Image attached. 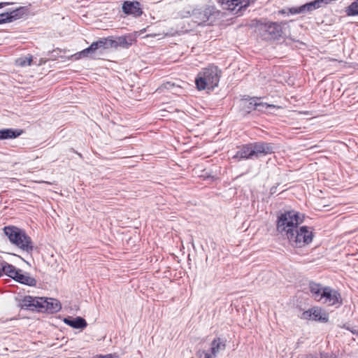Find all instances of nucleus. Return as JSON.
Masks as SVG:
<instances>
[{
    "label": "nucleus",
    "instance_id": "nucleus-1",
    "mask_svg": "<svg viewBox=\"0 0 358 358\" xmlns=\"http://www.w3.org/2000/svg\"><path fill=\"white\" fill-rule=\"evenodd\" d=\"M305 216L295 210H288L278 217L277 230L285 236L289 243L297 248L308 245L313 241V231L309 227L298 226L304 220Z\"/></svg>",
    "mask_w": 358,
    "mask_h": 358
},
{
    "label": "nucleus",
    "instance_id": "nucleus-2",
    "mask_svg": "<svg viewBox=\"0 0 358 358\" xmlns=\"http://www.w3.org/2000/svg\"><path fill=\"white\" fill-rule=\"evenodd\" d=\"M309 290L312 297L317 301L336 308H339L343 305L341 293L331 287L322 286L320 283L310 282Z\"/></svg>",
    "mask_w": 358,
    "mask_h": 358
},
{
    "label": "nucleus",
    "instance_id": "nucleus-3",
    "mask_svg": "<svg viewBox=\"0 0 358 358\" xmlns=\"http://www.w3.org/2000/svg\"><path fill=\"white\" fill-rule=\"evenodd\" d=\"M222 71L217 66L209 65L203 69L195 78V85L198 90L213 91L218 86Z\"/></svg>",
    "mask_w": 358,
    "mask_h": 358
},
{
    "label": "nucleus",
    "instance_id": "nucleus-4",
    "mask_svg": "<svg viewBox=\"0 0 358 358\" xmlns=\"http://www.w3.org/2000/svg\"><path fill=\"white\" fill-rule=\"evenodd\" d=\"M3 231L12 245L27 253H31L33 251L32 240L24 229L16 226L8 225L4 227Z\"/></svg>",
    "mask_w": 358,
    "mask_h": 358
},
{
    "label": "nucleus",
    "instance_id": "nucleus-5",
    "mask_svg": "<svg viewBox=\"0 0 358 358\" xmlns=\"http://www.w3.org/2000/svg\"><path fill=\"white\" fill-rule=\"evenodd\" d=\"M285 24H286L285 22H259L257 23L256 31L259 33L264 40H278L282 37V25Z\"/></svg>",
    "mask_w": 358,
    "mask_h": 358
},
{
    "label": "nucleus",
    "instance_id": "nucleus-6",
    "mask_svg": "<svg viewBox=\"0 0 358 358\" xmlns=\"http://www.w3.org/2000/svg\"><path fill=\"white\" fill-rule=\"evenodd\" d=\"M192 21L197 25H204L206 23L212 24L220 15V12L213 6H206L196 8L188 12Z\"/></svg>",
    "mask_w": 358,
    "mask_h": 358
},
{
    "label": "nucleus",
    "instance_id": "nucleus-7",
    "mask_svg": "<svg viewBox=\"0 0 358 358\" xmlns=\"http://www.w3.org/2000/svg\"><path fill=\"white\" fill-rule=\"evenodd\" d=\"M272 152V146L265 143L248 145V159L259 157L261 155H267Z\"/></svg>",
    "mask_w": 358,
    "mask_h": 358
},
{
    "label": "nucleus",
    "instance_id": "nucleus-8",
    "mask_svg": "<svg viewBox=\"0 0 358 358\" xmlns=\"http://www.w3.org/2000/svg\"><path fill=\"white\" fill-rule=\"evenodd\" d=\"M134 40V37L130 34L117 37L108 36V48L115 49L118 48L128 49L132 45Z\"/></svg>",
    "mask_w": 358,
    "mask_h": 358
},
{
    "label": "nucleus",
    "instance_id": "nucleus-9",
    "mask_svg": "<svg viewBox=\"0 0 358 358\" xmlns=\"http://www.w3.org/2000/svg\"><path fill=\"white\" fill-rule=\"evenodd\" d=\"M122 10L126 15L139 17L143 13L141 4L138 1H124L122 5Z\"/></svg>",
    "mask_w": 358,
    "mask_h": 358
},
{
    "label": "nucleus",
    "instance_id": "nucleus-10",
    "mask_svg": "<svg viewBox=\"0 0 358 358\" xmlns=\"http://www.w3.org/2000/svg\"><path fill=\"white\" fill-rule=\"evenodd\" d=\"M39 300L40 303L42 305V310H39V312L55 313L59 312L62 308L61 303L57 299L53 298L41 297Z\"/></svg>",
    "mask_w": 358,
    "mask_h": 358
},
{
    "label": "nucleus",
    "instance_id": "nucleus-11",
    "mask_svg": "<svg viewBox=\"0 0 358 358\" xmlns=\"http://www.w3.org/2000/svg\"><path fill=\"white\" fill-rule=\"evenodd\" d=\"M302 318L322 322H327L329 320L328 315L322 312L319 308H313L304 311L302 314Z\"/></svg>",
    "mask_w": 358,
    "mask_h": 358
},
{
    "label": "nucleus",
    "instance_id": "nucleus-12",
    "mask_svg": "<svg viewBox=\"0 0 358 358\" xmlns=\"http://www.w3.org/2000/svg\"><path fill=\"white\" fill-rule=\"evenodd\" d=\"M41 297H34L32 296H25L21 300L20 306L22 309L30 310H42L41 303H40Z\"/></svg>",
    "mask_w": 358,
    "mask_h": 358
},
{
    "label": "nucleus",
    "instance_id": "nucleus-13",
    "mask_svg": "<svg viewBox=\"0 0 358 358\" xmlns=\"http://www.w3.org/2000/svg\"><path fill=\"white\" fill-rule=\"evenodd\" d=\"M275 106L273 104H268L262 101L260 97H252L248 99V110L254 109L259 112H266L268 108H274ZM248 113H250L248 110Z\"/></svg>",
    "mask_w": 358,
    "mask_h": 358
},
{
    "label": "nucleus",
    "instance_id": "nucleus-14",
    "mask_svg": "<svg viewBox=\"0 0 358 358\" xmlns=\"http://www.w3.org/2000/svg\"><path fill=\"white\" fill-rule=\"evenodd\" d=\"M17 273H18L15 276V281L29 287H36L37 281L34 278L31 277L29 273L24 272L20 268L18 269Z\"/></svg>",
    "mask_w": 358,
    "mask_h": 358
},
{
    "label": "nucleus",
    "instance_id": "nucleus-15",
    "mask_svg": "<svg viewBox=\"0 0 358 358\" xmlns=\"http://www.w3.org/2000/svg\"><path fill=\"white\" fill-rule=\"evenodd\" d=\"M90 47L97 59L98 57L101 55L106 50L109 49L108 37L99 38V40L93 42Z\"/></svg>",
    "mask_w": 358,
    "mask_h": 358
},
{
    "label": "nucleus",
    "instance_id": "nucleus-16",
    "mask_svg": "<svg viewBox=\"0 0 358 358\" xmlns=\"http://www.w3.org/2000/svg\"><path fill=\"white\" fill-rule=\"evenodd\" d=\"M63 321L66 324L77 329H83L87 326L86 320L83 317L79 316L76 317L68 316L64 317Z\"/></svg>",
    "mask_w": 358,
    "mask_h": 358
},
{
    "label": "nucleus",
    "instance_id": "nucleus-17",
    "mask_svg": "<svg viewBox=\"0 0 358 358\" xmlns=\"http://www.w3.org/2000/svg\"><path fill=\"white\" fill-rule=\"evenodd\" d=\"M23 132L21 129L6 128L0 129V141L16 138Z\"/></svg>",
    "mask_w": 358,
    "mask_h": 358
},
{
    "label": "nucleus",
    "instance_id": "nucleus-18",
    "mask_svg": "<svg viewBox=\"0 0 358 358\" xmlns=\"http://www.w3.org/2000/svg\"><path fill=\"white\" fill-rule=\"evenodd\" d=\"M226 342L227 341L224 338H222L220 337L215 338L210 343V351H212L213 355H215L217 357V355L220 352L224 351L225 350Z\"/></svg>",
    "mask_w": 358,
    "mask_h": 358
},
{
    "label": "nucleus",
    "instance_id": "nucleus-19",
    "mask_svg": "<svg viewBox=\"0 0 358 358\" xmlns=\"http://www.w3.org/2000/svg\"><path fill=\"white\" fill-rule=\"evenodd\" d=\"M18 269L19 268H17L15 266L8 264L5 261H2L1 262V271H2V275L5 274L13 280H14L16 274L18 273Z\"/></svg>",
    "mask_w": 358,
    "mask_h": 358
},
{
    "label": "nucleus",
    "instance_id": "nucleus-20",
    "mask_svg": "<svg viewBox=\"0 0 358 358\" xmlns=\"http://www.w3.org/2000/svg\"><path fill=\"white\" fill-rule=\"evenodd\" d=\"M243 0H218L221 6L224 10H229L231 12L235 11L236 7L242 4Z\"/></svg>",
    "mask_w": 358,
    "mask_h": 358
},
{
    "label": "nucleus",
    "instance_id": "nucleus-21",
    "mask_svg": "<svg viewBox=\"0 0 358 358\" xmlns=\"http://www.w3.org/2000/svg\"><path fill=\"white\" fill-rule=\"evenodd\" d=\"M27 7L20 6L8 12L11 22L22 18L27 12Z\"/></svg>",
    "mask_w": 358,
    "mask_h": 358
},
{
    "label": "nucleus",
    "instance_id": "nucleus-22",
    "mask_svg": "<svg viewBox=\"0 0 358 358\" xmlns=\"http://www.w3.org/2000/svg\"><path fill=\"white\" fill-rule=\"evenodd\" d=\"M348 16H358V0H355L345 9Z\"/></svg>",
    "mask_w": 358,
    "mask_h": 358
},
{
    "label": "nucleus",
    "instance_id": "nucleus-23",
    "mask_svg": "<svg viewBox=\"0 0 358 358\" xmlns=\"http://www.w3.org/2000/svg\"><path fill=\"white\" fill-rule=\"evenodd\" d=\"M33 60V57L31 55H29L27 57H22L18 58L16 60V64L22 67L31 66Z\"/></svg>",
    "mask_w": 358,
    "mask_h": 358
},
{
    "label": "nucleus",
    "instance_id": "nucleus-24",
    "mask_svg": "<svg viewBox=\"0 0 358 358\" xmlns=\"http://www.w3.org/2000/svg\"><path fill=\"white\" fill-rule=\"evenodd\" d=\"M197 356L199 358H215L216 356L213 355V352L210 351V349L208 350H199L197 352Z\"/></svg>",
    "mask_w": 358,
    "mask_h": 358
},
{
    "label": "nucleus",
    "instance_id": "nucleus-25",
    "mask_svg": "<svg viewBox=\"0 0 358 358\" xmlns=\"http://www.w3.org/2000/svg\"><path fill=\"white\" fill-rule=\"evenodd\" d=\"M233 158L241 159L246 158V146L243 145V148L236 152V153L233 156Z\"/></svg>",
    "mask_w": 358,
    "mask_h": 358
},
{
    "label": "nucleus",
    "instance_id": "nucleus-26",
    "mask_svg": "<svg viewBox=\"0 0 358 358\" xmlns=\"http://www.w3.org/2000/svg\"><path fill=\"white\" fill-rule=\"evenodd\" d=\"M82 52H83V55L84 56L85 58H90L92 59H96V57H95V55L92 52L90 46L87 47V48H85L84 50H83Z\"/></svg>",
    "mask_w": 358,
    "mask_h": 358
},
{
    "label": "nucleus",
    "instance_id": "nucleus-27",
    "mask_svg": "<svg viewBox=\"0 0 358 358\" xmlns=\"http://www.w3.org/2000/svg\"><path fill=\"white\" fill-rule=\"evenodd\" d=\"M12 22L8 12L0 14V24Z\"/></svg>",
    "mask_w": 358,
    "mask_h": 358
},
{
    "label": "nucleus",
    "instance_id": "nucleus-28",
    "mask_svg": "<svg viewBox=\"0 0 358 358\" xmlns=\"http://www.w3.org/2000/svg\"><path fill=\"white\" fill-rule=\"evenodd\" d=\"M343 328L350 331L352 334L357 335L358 334V329H357L355 327H350L348 325L344 324Z\"/></svg>",
    "mask_w": 358,
    "mask_h": 358
},
{
    "label": "nucleus",
    "instance_id": "nucleus-29",
    "mask_svg": "<svg viewBox=\"0 0 358 358\" xmlns=\"http://www.w3.org/2000/svg\"><path fill=\"white\" fill-rule=\"evenodd\" d=\"M71 57H72V58H73L74 60H78V59H80L82 58H85L84 56L83 55L82 50L75 53Z\"/></svg>",
    "mask_w": 358,
    "mask_h": 358
},
{
    "label": "nucleus",
    "instance_id": "nucleus-30",
    "mask_svg": "<svg viewBox=\"0 0 358 358\" xmlns=\"http://www.w3.org/2000/svg\"><path fill=\"white\" fill-rule=\"evenodd\" d=\"M291 8H286L281 9V10H278V14H280V15H292V14L289 13V10H290Z\"/></svg>",
    "mask_w": 358,
    "mask_h": 358
},
{
    "label": "nucleus",
    "instance_id": "nucleus-31",
    "mask_svg": "<svg viewBox=\"0 0 358 358\" xmlns=\"http://www.w3.org/2000/svg\"><path fill=\"white\" fill-rule=\"evenodd\" d=\"M245 9H246V4H245L243 6L241 4L239 6V8L237 10L236 9L235 11H234V14H239V15H241V10H245Z\"/></svg>",
    "mask_w": 358,
    "mask_h": 358
},
{
    "label": "nucleus",
    "instance_id": "nucleus-32",
    "mask_svg": "<svg viewBox=\"0 0 358 358\" xmlns=\"http://www.w3.org/2000/svg\"><path fill=\"white\" fill-rule=\"evenodd\" d=\"M13 3V2H0V9Z\"/></svg>",
    "mask_w": 358,
    "mask_h": 358
},
{
    "label": "nucleus",
    "instance_id": "nucleus-33",
    "mask_svg": "<svg viewBox=\"0 0 358 358\" xmlns=\"http://www.w3.org/2000/svg\"><path fill=\"white\" fill-rule=\"evenodd\" d=\"M96 358H113V355L111 354H108L106 355H97Z\"/></svg>",
    "mask_w": 358,
    "mask_h": 358
},
{
    "label": "nucleus",
    "instance_id": "nucleus-34",
    "mask_svg": "<svg viewBox=\"0 0 358 358\" xmlns=\"http://www.w3.org/2000/svg\"><path fill=\"white\" fill-rule=\"evenodd\" d=\"M173 85V84H171V83L168 82L164 85V87L166 89H171V87Z\"/></svg>",
    "mask_w": 358,
    "mask_h": 358
},
{
    "label": "nucleus",
    "instance_id": "nucleus-35",
    "mask_svg": "<svg viewBox=\"0 0 358 358\" xmlns=\"http://www.w3.org/2000/svg\"><path fill=\"white\" fill-rule=\"evenodd\" d=\"M243 175H240L235 178V181H237Z\"/></svg>",
    "mask_w": 358,
    "mask_h": 358
},
{
    "label": "nucleus",
    "instance_id": "nucleus-36",
    "mask_svg": "<svg viewBox=\"0 0 358 358\" xmlns=\"http://www.w3.org/2000/svg\"><path fill=\"white\" fill-rule=\"evenodd\" d=\"M76 154L80 157H82V155L80 153H78L76 152Z\"/></svg>",
    "mask_w": 358,
    "mask_h": 358
},
{
    "label": "nucleus",
    "instance_id": "nucleus-37",
    "mask_svg": "<svg viewBox=\"0 0 358 358\" xmlns=\"http://www.w3.org/2000/svg\"><path fill=\"white\" fill-rule=\"evenodd\" d=\"M357 336H358V334H357Z\"/></svg>",
    "mask_w": 358,
    "mask_h": 358
}]
</instances>
